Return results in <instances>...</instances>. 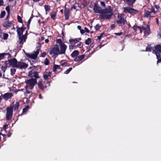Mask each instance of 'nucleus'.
<instances>
[{
	"mask_svg": "<svg viewBox=\"0 0 161 161\" xmlns=\"http://www.w3.org/2000/svg\"><path fill=\"white\" fill-rule=\"evenodd\" d=\"M67 46L64 43L60 44V50L57 45H55L49 51V54L52 55L53 57H56L58 55L61 54H65Z\"/></svg>",
	"mask_w": 161,
	"mask_h": 161,
	"instance_id": "f257e3e1",
	"label": "nucleus"
},
{
	"mask_svg": "<svg viewBox=\"0 0 161 161\" xmlns=\"http://www.w3.org/2000/svg\"><path fill=\"white\" fill-rule=\"evenodd\" d=\"M113 10L110 6H108L104 9H103L102 13L99 15L100 18L105 19H110L113 14Z\"/></svg>",
	"mask_w": 161,
	"mask_h": 161,
	"instance_id": "f03ea898",
	"label": "nucleus"
},
{
	"mask_svg": "<svg viewBox=\"0 0 161 161\" xmlns=\"http://www.w3.org/2000/svg\"><path fill=\"white\" fill-rule=\"evenodd\" d=\"M153 53H155L157 56L158 59L157 64L161 62L160 55L159 53H161V46L160 45H157L155 46L153 49Z\"/></svg>",
	"mask_w": 161,
	"mask_h": 161,
	"instance_id": "7ed1b4c3",
	"label": "nucleus"
},
{
	"mask_svg": "<svg viewBox=\"0 0 161 161\" xmlns=\"http://www.w3.org/2000/svg\"><path fill=\"white\" fill-rule=\"evenodd\" d=\"M124 12L125 13H129L130 14H136L138 13V11L131 7H127L123 8Z\"/></svg>",
	"mask_w": 161,
	"mask_h": 161,
	"instance_id": "20e7f679",
	"label": "nucleus"
},
{
	"mask_svg": "<svg viewBox=\"0 0 161 161\" xmlns=\"http://www.w3.org/2000/svg\"><path fill=\"white\" fill-rule=\"evenodd\" d=\"M27 85L26 87L31 89H32L34 85L37 83L36 79H32L27 80L26 81Z\"/></svg>",
	"mask_w": 161,
	"mask_h": 161,
	"instance_id": "39448f33",
	"label": "nucleus"
},
{
	"mask_svg": "<svg viewBox=\"0 0 161 161\" xmlns=\"http://www.w3.org/2000/svg\"><path fill=\"white\" fill-rule=\"evenodd\" d=\"M124 14H118L117 16V19L116 21L118 24H125V20L124 18Z\"/></svg>",
	"mask_w": 161,
	"mask_h": 161,
	"instance_id": "423d86ee",
	"label": "nucleus"
},
{
	"mask_svg": "<svg viewBox=\"0 0 161 161\" xmlns=\"http://www.w3.org/2000/svg\"><path fill=\"white\" fill-rule=\"evenodd\" d=\"M13 107L8 108L7 109V114L6 117L7 119L10 120L11 119L13 115Z\"/></svg>",
	"mask_w": 161,
	"mask_h": 161,
	"instance_id": "0eeeda50",
	"label": "nucleus"
},
{
	"mask_svg": "<svg viewBox=\"0 0 161 161\" xmlns=\"http://www.w3.org/2000/svg\"><path fill=\"white\" fill-rule=\"evenodd\" d=\"M103 10V9H102L100 7L98 6L97 4H94L93 7V10L95 13H98L101 14Z\"/></svg>",
	"mask_w": 161,
	"mask_h": 161,
	"instance_id": "6e6552de",
	"label": "nucleus"
},
{
	"mask_svg": "<svg viewBox=\"0 0 161 161\" xmlns=\"http://www.w3.org/2000/svg\"><path fill=\"white\" fill-rule=\"evenodd\" d=\"M29 76L31 77H34L35 79H38L40 78L38 76V72H37L35 71L34 70H31L29 71L28 74Z\"/></svg>",
	"mask_w": 161,
	"mask_h": 161,
	"instance_id": "1a4fd4ad",
	"label": "nucleus"
},
{
	"mask_svg": "<svg viewBox=\"0 0 161 161\" xmlns=\"http://www.w3.org/2000/svg\"><path fill=\"white\" fill-rule=\"evenodd\" d=\"M39 53V50H37L36 51L34 52L33 53L31 54H26V55L28 56L30 58L35 59L37 57V55Z\"/></svg>",
	"mask_w": 161,
	"mask_h": 161,
	"instance_id": "9d476101",
	"label": "nucleus"
},
{
	"mask_svg": "<svg viewBox=\"0 0 161 161\" xmlns=\"http://www.w3.org/2000/svg\"><path fill=\"white\" fill-rule=\"evenodd\" d=\"M8 62L10 66L14 67H16L18 62L15 58L10 59L8 61Z\"/></svg>",
	"mask_w": 161,
	"mask_h": 161,
	"instance_id": "9b49d317",
	"label": "nucleus"
},
{
	"mask_svg": "<svg viewBox=\"0 0 161 161\" xmlns=\"http://www.w3.org/2000/svg\"><path fill=\"white\" fill-rule=\"evenodd\" d=\"M27 66V64L24 63L19 62H18L16 67L20 69H23L26 68Z\"/></svg>",
	"mask_w": 161,
	"mask_h": 161,
	"instance_id": "f8f14e48",
	"label": "nucleus"
},
{
	"mask_svg": "<svg viewBox=\"0 0 161 161\" xmlns=\"http://www.w3.org/2000/svg\"><path fill=\"white\" fill-rule=\"evenodd\" d=\"M144 34L146 36H148L150 33V26L147 25L146 27H144Z\"/></svg>",
	"mask_w": 161,
	"mask_h": 161,
	"instance_id": "ddd939ff",
	"label": "nucleus"
},
{
	"mask_svg": "<svg viewBox=\"0 0 161 161\" xmlns=\"http://www.w3.org/2000/svg\"><path fill=\"white\" fill-rule=\"evenodd\" d=\"M51 72H49L48 73L47 72L44 73L43 75L44 80H47L48 79L50 78H51Z\"/></svg>",
	"mask_w": 161,
	"mask_h": 161,
	"instance_id": "4468645a",
	"label": "nucleus"
},
{
	"mask_svg": "<svg viewBox=\"0 0 161 161\" xmlns=\"http://www.w3.org/2000/svg\"><path fill=\"white\" fill-rule=\"evenodd\" d=\"M13 96V94L12 93H7L3 95V98L5 100H7Z\"/></svg>",
	"mask_w": 161,
	"mask_h": 161,
	"instance_id": "2eb2a0df",
	"label": "nucleus"
},
{
	"mask_svg": "<svg viewBox=\"0 0 161 161\" xmlns=\"http://www.w3.org/2000/svg\"><path fill=\"white\" fill-rule=\"evenodd\" d=\"M7 67V64L5 62H2L0 64V68L4 72Z\"/></svg>",
	"mask_w": 161,
	"mask_h": 161,
	"instance_id": "dca6fc26",
	"label": "nucleus"
},
{
	"mask_svg": "<svg viewBox=\"0 0 161 161\" xmlns=\"http://www.w3.org/2000/svg\"><path fill=\"white\" fill-rule=\"evenodd\" d=\"M125 3L127 4L129 6H132L133 4L136 0H124Z\"/></svg>",
	"mask_w": 161,
	"mask_h": 161,
	"instance_id": "f3484780",
	"label": "nucleus"
},
{
	"mask_svg": "<svg viewBox=\"0 0 161 161\" xmlns=\"http://www.w3.org/2000/svg\"><path fill=\"white\" fill-rule=\"evenodd\" d=\"M81 40V38H77L75 39H70L69 40V42L72 44H75L79 42Z\"/></svg>",
	"mask_w": 161,
	"mask_h": 161,
	"instance_id": "a211bd4d",
	"label": "nucleus"
},
{
	"mask_svg": "<svg viewBox=\"0 0 161 161\" xmlns=\"http://www.w3.org/2000/svg\"><path fill=\"white\" fill-rule=\"evenodd\" d=\"M85 57L84 55H80L78 57H76L74 59V61L75 62H79L81 60Z\"/></svg>",
	"mask_w": 161,
	"mask_h": 161,
	"instance_id": "6ab92c4d",
	"label": "nucleus"
},
{
	"mask_svg": "<svg viewBox=\"0 0 161 161\" xmlns=\"http://www.w3.org/2000/svg\"><path fill=\"white\" fill-rule=\"evenodd\" d=\"M12 23V21H6L4 22L3 23V26L5 27H6L8 26H9Z\"/></svg>",
	"mask_w": 161,
	"mask_h": 161,
	"instance_id": "aec40b11",
	"label": "nucleus"
},
{
	"mask_svg": "<svg viewBox=\"0 0 161 161\" xmlns=\"http://www.w3.org/2000/svg\"><path fill=\"white\" fill-rule=\"evenodd\" d=\"M19 43L21 44L23 43L25 41V37L24 35L22 36H19Z\"/></svg>",
	"mask_w": 161,
	"mask_h": 161,
	"instance_id": "412c9836",
	"label": "nucleus"
},
{
	"mask_svg": "<svg viewBox=\"0 0 161 161\" xmlns=\"http://www.w3.org/2000/svg\"><path fill=\"white\" fill-rule=\"evenodd\" d=\"M23 31V29L22 28H18L17 29V32L18 35L19 36H21Z\"/></svg>",
	"mask_w": 161,
	"mask_h": 161,
	"instance_id": "4be33fe9",
	"label": "nucleus"
},
{
	"mask_svg": "<svg viewBox=\"0 0 161 161\" xmlns=\"http://www.w3.org/2000/svg\"><path fill=\"white\" fill-rule=\"evenodd\" d=\"M79 52L77 50H75L73 51L71 54V56L72 57L74 58L78 55Z\"/></svg>",
	"mask_w": 161,
	"mask_h": 161,
	"instance_id": "5701e85b",
	"label": "nucleus"
},
{
	"mask_svg": "<svg viewBox=\"0 0 161 161\" xmlns=\"http://www.w3.org/2000/svg\"><path fill=\"white\" fill-rule=\"evenodd\" d=\"M8 55V57H10V55L9 53H0V61L2 59H3L5 58V56Z\"/></svg>",
	"mask_w": 161,
	"mask_h": 161,
	"instance_id": "b1692460",
	"label": "nucleus"
},
{
	"mask_svg": "<svg viewBox=\"0 0 161 161\" xmlns=\"http://www.w3.org/2000/svg\"><path fill=\"white\" fill-rule=\"evenodd\" d=\"M69 11L68 10H66L64 11V16L66 20H68L69 18Z\"/></svg>",
	"mask_w": 161,
	"mask_h": 161,
	"instance_id": "393cba45",
	"label": "nucleus"
},
{
	"mask_svg": "<svg viewBox=\"0 0 161 161\" xmlns=\"http://www.w3.org/2000/svg\"><path fill=\"white\" fill-rule=\"evenodd\" d=\"M38 86L39 88L42 90H43L44 89V86L42 82L41 81H39L38 82Z\"/></svg>",
	"mask_w": 161,
	"mask_h": 161,
	"instance_id": "a878e982",
	"label": "nucleus"
},
{
	"mask_svg": "<svg viewBox=\"0 0 161 161\" xmlns=\"http://www.w3.org/2000/svg\"><path fill=\"white\" fill-rule=\"evenodd\" d=\"M19 106V102H16L14 105V110H16L18 109Z\"/></svg>",
	"mask_w": 161,
	"mask_h": 161,
	"instance_id": "bb28decb",
	"label": "nucleus"
},
{
	"mask_svg": "<svg viewBox=\"0 0 161 161\" xmlns=\"http://www.w3.org/2000/svg\"><path fill=\"white\" fill-rule=\"evenodd\" d=\"M151 13L150 12L146 10H145V13L144 16L145 17H147Z\"/></svg>",
	"mask_w": 161,
	"mask_h": 161,
	"instance_id": "cd10ccee",
	"label": "nucleus"
},
{
	"mask_svg": "<svg viewBox=\"0 0 161 161\" xmlns=\"http://www.w3.org/2000/svg\"><path fill=\"white\" fill-rule=\"evenodd\" d=\"M153 48H152L150 46H147L146 48V50L145 51H147V52H151L152 50L153 51ZM142 51H145L144 50H143Z\"/></svg>",
	"mask_w": 161,
	"mask_h": 161,
	"instance_id": "c85d7f7f",
	"label": "nucleus"
},
{
	"mask_svg": "<svg viewBox=\"0 0 161 161\" xmlns=\"http://www.w3.org/2000/svg\"><path fill=\"white\" fill-rule=\"evenodd\" d=\"M53 68V71H56L57 69H59L60 68V65L55 64L54 65Z\"/></svg>",
	"mask_w": 161,
	"mask_h": 161,
	"instance_id": "c756f323",
	"label": "nucleus"
},
{
	"mask_svg": "<svg viewBox=\"0 0 161 161\" xmlns=\"http://www.w3.org/2000/svg\"><path fill=\"white\" fill-rule=\"evenodd\" d=\"M91 40L90 38H88L86 40L85 43L86 44L88 45L91 43Z\"/></svg>",
	"mask_w": 161,
	"mask_h": 161,
	"instance_id": "7c9ffc66",
	"label": "nucleus"
},
{
	"mask_svg": "<svg viewBox=\"0 0 161 161\" xmlns=\"http://www.w3.org/2000/svg\"><path fill=\"white\" fill-rule=\"evenodd\" d=\"M8 34L6 33H3V39L4 40H6L8 37Z\"/></svg>",
	"mask_w": 161,
	"mask_h": 161,
	"instance_id": "2f4dec72",
	"label": "nucleus"
},
{
	"mask_svg": "<svg viewBox=\"0 0 161 161\" xmlns=\"http://www.w3.org/2000/svg\"><path fill=\"white\" fill-rule=\"evenodd\" d=\"M44 8L46 12V14H47V12L49 11L50 9L48 7V6L47 5H45Z\"/></svg>",
	"mask_w": 161,
	"mask_h": 161,
	"instance_id": "473e14b6",
	"label": "nucleus"
},
{
	"mask_svg": "<svg viewBox=\"0 0 161 161\" xmlns=\"http://www.w3.org/2000/svg\"><path fill=\"white\" fill-rule=\"evenodd\" d=\"M5 9L8 13V15L7 17V18H8L9 15V13H10V8H9V6H8L6 7Z\"/></svg>",
	"mask_w": 161,
	"mask_h": 161,
	"instance_id": "72a5a7b5",
	"label": "nucleus"
},
{
	"mask_svg": "<svg viewBox=\"0 0 161 161\" xmlns=\"http://www.w3.org/2000/svg\"><path fill=\"white\" fill-rule=\"evenodd\" d=\"M5 14L6 13L5 11L2 12L0 14V18H3L5 16Z\"/></svg>",
	"mask_w": 161,
	"mask_h": 161,
	"instance_id": "f704fd0d",
	"label": "nucleus"
},
{
	"mask_svg": "<svg viewBox=\"0 0 161 161\" xmlns=\"http://www.w3.org/2000/svg\"><path fill=\"white\" fill-rule=\"evenodd\" d=\"M150 9L151 10L150 12L151 13H153L154 14H156V13L155 11L154 8V7H153L152 6L151 8Z\"/></svg>",
	"mask_w": 161,
	"mask_h": 161,
	"instance_id": "c9c22d12",
	"label": "nucleus"
},
{
	"mask_svg": "<svg viewBox=\"0 0 161 161\" xmlns=\"http://www.w3.org/2000/svg\"><path fill=\"white\" fill-rule=\"evenodd\" d=\"M77 48V46H75L74 45H72L70 46L69 47V48L70 49H75Z\"/></svg>",
	"mask_w": 161,
	"mask_h": 161,
	"instance_id": "e433bc0d",
	"label": "nucleus"
},
{
	"mask_svg": "<svg viewBox=\"0 0 161 161\" xmlns=\"http://www.w3.org/2000/svg\"><path fill=\"white\" fill-rule=\"evenodd\" d=\"M72 69V68L71 67L69 68L68 69L65 71L64 72V74H68L70 71Z\"/></svg>",
	"mask_w": 161,
	"mask_h": 161,
	"instance_id": "4c0bfd02",
	"label": "nucleus"
},
{
	"mask_svg": "<svg viewBox=\"0 0 161 161\" xmlns=\"http://www.w3.org/2000/svg\"><path fill=\"white\" fill-rule=\"evenodd\" d=\"M15 71L16 69H15L14 68L11 69V75H13L14 74Z\"/></svg>",
	"mask_w": 161,
	"mask_h": 161,
	"instance_id": "58836bf2",
	"label": "nucleus"
},
{
	"mask_svg": "<svg viewBox=\"0 0 161 161\" xmlns=\"http://www.w3.org/2000/svg\"><path fill=\"white\" fill-rule=\"evenodd\" d=\"M100 27V25L99 24H97L95 26V29L96 30H97L99 29Z\"/></svg>",
	"mask_w": 161,
	"mask_h": 161,
	"instance_id": "ea45409f",
	"label": "nucleus"
},
{
	"mask_svg": "<svg viewBox=\"0 0 161 161\" xmlns=\"http://www.w3.org/2000/svg\"><path fill=\"white\" fill-rule=\"evenodd\" d=\"M139 29L140 30V33H142V31L144 30V27L143 26L142 27L139 26Z\"/></svg>",
	"mask_w": 161,
	"mask_h": 161,
	"instance_id": "a19ab883",
	"label": "nucleus"
},
{
	"mask_svg": "<svg viewBox=\"0 0 161 161\" xmlns=\"http://www.w3.org/2000/svg\"><path fill=\"white\" fill-rule=\"evenodd\" d=\"M29 108V107L28 106L26 107L25 108L23 109V112H26Z\"/></svg>",
	"mask_w": 161,
	"mask_h": 161,
	"instance_id": "79ce46f5",
	"label": "nucleus"
},
{
	"mask_svg": "<svg viewBox=\"0 0 161 161\" xmlns=\"http://www.w3.org/2000/svg\"><path fill=\"white\" fill-rule=\"evenodd\" d=\"M56 16V14L54 13H53L51 14V18L53 19H55Z\"/></svg>",
	"mask_w": 161,
	"mask_h": 161,
	"instance_id": "37998d69",
	"label": "nucleus"
},
{
	"mask_svg": "<svg viewBox=\"0 0 161 161\" xmlns=\"http://www.w3.org/2000/svg\"><path fill=\"white\" fill-rule=\"evenodd\" d=\"M17 19H18V21L20 23H21L22 22V19L21 17L19 16H18L17 17Z\"/></svg>",
	"mask_w": 161,
	"mask_h": 161,
	"instance_id": "c03bdc74",
	"label": "nucleus"
},
{
	"mask_svg": "<svg viewBox=\"0 0 161 161\" xmlns=\"http://www.w3.org/2000/svg\"><path fill=\"white\" fill-rule=\"evenodd\" d=\"M48 60L47 58H46L45 60V64L46 65H47L48 64Z\"/></svg>",
	"mask_w": 161,
	"mask_h": 161,
	"instance_id": "a18cd8bd",
	"label": "nucleus"
},
{
	"mask_svg": "<svg viewBox=\"0 0 161 161\" xmlns=\"http://www.w3.org/2000/svg\"><path fill=\"white\" fill-rule=\"evenodd\" d=\"M84 31L85 32H86L87 33H89L90 31L88 29V28L86 27H85L84 28Z\"/></svg>",
	"mask_w": 161,
	"mask_h": 161,
	"instance_id": "49530a36",
	"label": "nucleus"
},
{
	"mask_svg": "<svg viewBox=\"0 0 161 161\" xmlns=\"http://www.w3.org/2000/svg\"><path fill=\"white\" fill-rule=\"evenodd\" d=\"M139 26L136 25H135L133 27V29L135 31H136L137 28H139Z\"/></svg>",
	"mask_w": 161,
	"mask_h": 161,
	"instance_id": "de8ad7c7",
	"label": "nucleus"
},
{
	"mask_svg": "<svg viewBox=\"0 0 161 161\" xmlns=\"http://www.w3.org/2000/svg\"><path fill=\"white\" fill-rule=\"evenodd\" d=\"M100 4L101 5V6L103 7H105V4L103 2H101Z\"/></svg>",
	"mask_w": 161,
	"mask_h": 161,
	"instance_id": "09e8293b",
	"label": "nucleus"
},
{
	"mask_svg": "<svg viewBox=\"0 0 161 161\" xmlns=\"http://www.w3.org/2000/svg\"><path fill=\"white\" fill-rule=\"evenodd\" d=\"M122 34V32H120L119 33H114V34L117 36H120Z\"/></svg>",
	"mask_w": 161,
	"mask_h": 161,
	"instance_id": "8fccbe9b",
	"label": "nucleus"
},
{
	"mask_svg": "<svg viewBox=\"0 0 161 161\" xmlns=\"http://www.w3.org/2000/svg\"><path fill=\"white\" fill-rule=\"evenodd\" d=\"M41 56L42 57H45V56L46 55V54L45 52H43L41 54Z\"/></svg>",
	"mask_w": 161,
	"mask_h": 161,
	"instance_id": "3c124183",
	"label": "nucleus"
},
{
	"mask_svg": "<svg viewBox=\"0 0 161 161\" xmlns=\"http://www.w3.org/2000/svg\"><path fill=\"white\" fill-rule=\"evenodd\" d=\"M115 25L114 24H112L110 26V28L111 29H113L115 27Z\"/></svg>",
	"mask_w": 161,
	"mask_h": 161,
	"instance_id": "603ef678",
	"label": "nucleus"
},
{
	"mask_svg": "<svg viewBox=\"0 0 161 161\" xmlns=\"http://www.w3.org/2000/svg\"><path fill=\"white\" fill-rule=\"evenodd\" d=\"M80 31V33L82 34H83L85 32L84 30L83 29H81Z\"/></svg>",
	"mask_w": 161,
	"mask_h": 161,
	"instance_id": "864d4df0",
	"label": "nucleus"
},
{
	"mask_svg": "<svg viewBox=\"0 0 161 161\" xmlns=\"http://www.w3.org/2000/svg\"><path fill=\"white\" fill-rule=\"evenodd\" d=\"M76 46H77V47H78L80 48L81 47V43L78 44L77 45H76Z\"/></svg>",
	"mask_w": 161,
	"mask_h": 161,
	"instance_id": "5fc2aeb1",
	"label": "nucleus"
},
{
	"mask_svg": "<svg viewBox=\"0 0 161 161\" xmlns=\"http://www.w3.org/2000/svg\"><path fill=\"white\" fill-rule=\"evenodd\" d=\"M8 125H4L3 128L5 130L8 128Z\"/></svg>",
	"mask_w": 161,
	"mask_h": 161,
	"instance_id": "6e6d98bb",
	"label": "nucleus"
},
{
	"mask_svg": "<svg viewBox=\"0 0 161 161\" xmlns=\"http://www.w3.org/2000/svg\"><path fill=\"white\" fill-rule=\"evenodd\" d=\"M3 3V0H0V6H2Z\"/></svg>",
	"mask_w": 161,
	"mask_h": 161,
	"instance_id": "4d7b16f0",
	"label": "nucleus"
},
{
	"mask_svg": "<svg viewBox=\"0 0 161 161\" xmlns=\"http://www.w3.org/2000/svg\"><path fill=\"white\" fill-rule=\"evenodd\" d=\"M102 34H101V35H100V36H99L97 37V39L98 40H100L101 39V38H102Z\"/></svg>",
	"mask_w": 161,
	"mask_h": 161,
	"instance_id": "13d9d810",
	"label": "nucleus"
},
{
	"mask_svg": "<svg viewBox=\"0 0 161 161\" xmlns=\"http://www.w3.org/2000/svg\"><path fill=\"white\" fill-rule=\"evenodd\" d=\"M32 17H31L30 19H29V20L28 21V23L29 24H30V22L31 21V20L32 19Z\"/></svg>",
	"mask_w": 161,
	"mask_h": 161,
	"instance_id": "bf43d9fd",
	"label": "nucleus"
},
{
	"mask_svg": "<svg viewBox=\"0 0 161 161\" xmlns=\"http://www.w3.org/2000/svg\"><path fill=\"white\" fill-rule=\"evenodd\" d=\"M155 7L157 10H158L160 8V7L157 5H155Z\"/></svg>",
	"mask_w": 161,
	"mask_h": 161,
	"instance_id": "052dcab7",
	"label": "nucleus"
},
{
	"mask_svg": "<svg viewBox=\"0 0 161 161\" xmlns=\"http://www.w3.org/2000/svg\"><path fill=\"white\" fill-rule=\"evenodd\" d=\"M77 28L80 31L81 30V27L80 26L78 25L77 26Z\"/></svg>",
	"mask_w": 161,
	"mask_h": 161,
	"instance_id": "680f3d73",
	"label": "nucleus"
},
{
	"mask_svg": "<svg viewBox=\"0 0 161 161\" xmlns=\"http://www.w3.org/2000/svg\"><path fill=\"white\" fill-rule=\"evenodd\" d=\"M11 135H12V133L10 132H9L8 135V137H9L11 136Z\"/></svg>",
	"mask_w": 161,
	"mask_h": 161,
	"instance_id": "e2e57ef3",
	"label": "nucleus"
},
{
	"mask_svg": "<svg viewBox=\"0 0 161 161\" xmlns=\"http://www.w3.org/2000/svg\"><path fill=\"white\" fill-rule=\"evenodd\" d=\"M49 42V40L48 39H45V42L46 43H48Z\"/></svg>",
	"mask_w": 161,
	"mask_h": 161,
	"instance_id": "0e129e2a",
	"label": "nucleus"
},
{
	"mask_svg": "<svg viewBox=\"0 0 161 161\" xmlns=\"http://www.w3.org/2000/svg\"><path fill=\"white\" fill-rule=\"evenodd\" d=\"M39 98L40 99H42L43 98L42 97V96L41 94H39Z\"/></svg>",
	"mask_w": 161,
	"mask_h": 161,
	"instance_id": "69168bd1",
	"label": "nucleus"
},
{
	"mask_svg": "<svg viewBox=\"0 0 161 161\" xmlns=\"http://www.w3.org/2000/svg\"><path fill=\"white\" fill-rule=\"evenodd\" d=\"M67 64L66 63H64L63 64H61V65H62V66H63L64 65H65V66H67Z\"/></svg>",
	"mask_w": 161,
	"mask_h": 161,
	"instance_id": "338daca9",
	"label": "nucleus"
},
{
	"mask_svg": "<svg viewBox=\"0 0 161 161\" xmlns=\"http://www.w3.org/2000/svg\"><path fill=\"white\" fill-rule=\"evenodd\" d=\"M45 39V38L44 37H42L41 38V40L42 41L44 40Z\"/></svg>",
	"mask_w": 161,
	"mask_h": 161,
	"instance_id": "774afa93",
	"label": "nucleus"
}]
</instances>
